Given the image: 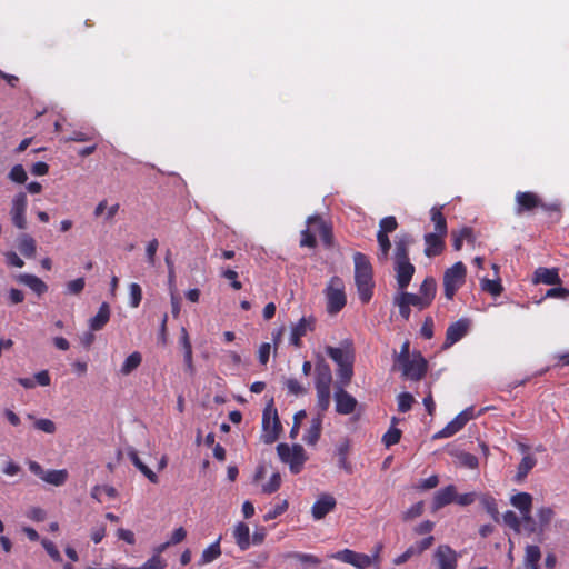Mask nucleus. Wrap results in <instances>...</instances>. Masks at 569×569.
Returning <instances> with one entry per match:
<instances>
[{
    "instance_id": "obj_35",
    "label": "nucleus",
    "mask_w": 569,
    "mask_h": 569,
    "mask_svg": "<svg viewBox=\"0 0 569 569\" xmlns=\"http://www.w3.org/2000/svg\"><path fill=\"white\" fill-rule=\"evenodd\" d=\"M437 292V282L435 278L427 277L419 288V295L427 301L430 306L436 297Z\"/></svg>"
},
{
    "instance_id": "obj_50",
    "label": "nucleus",
    "mask_w": 569,
    "mask_h": 569,
    "mask_svg": "<svg viewBox=\"0 0 569 569\" xmlns=\"http://www.w3.org/2000/svg\"><path fill=\"white\" fill-rule=\"evenodd\" d=\"M281 486V476L278 472L272 473L269 481L262 486V492L271 495L279 490Z\"/></svg>"
},
{
    "instance_id": "obj_15",
    "label": "nucleus",
    "mask_w": 569,
    "mask_h": 569,
    "mask_svg": "<svg viewBox=\"0 0 569 569\" xmlns=\"http://www.w3.org/2000/svg\"><path fill=\"white\" fill-rule=\"evenodd\" d=\"M337 506L336 498L330 493H322L311 507V515L315 520L323 519Z\"/></svg>"
},
{
    "instance_id": "obj_29",
    "label": "nucleus",
    "mask_w": 569,
    "mask_h": 569,
    "mask_svg": "<svg viewBox=\"0 0 569 569\" xmlns=\"http://www.w3.org/2000/svg\"><path fill=\"white\" fill-rule=\"evenodd\" d=\"M180 345L183 349V358L186 369L190 375L194 372V366L192 360V346L189 339V335L186 328L181 329Z\"/></svg>"
},
{
    "instance_id": "obj_9",
    "label": "nucleus",
    "mask_w": 569,
    "mask_h": 569,
    "mask_svg": "<svg viewBox=\"0 0 569 569\" xmlns=\"http://www.w3.org/2000/svg\"><path fill=\"white\" fill-rule=\"evenodd\" d=\"M415 266L410 262L409 257L407 258H395V271L397 283L400 290L407 289L413 274Z\"/></svg>"
},
{
    "instance_id": "obj_14",
    "label": "nucleus",
    "mask_w": 569,
    "mask_h": 569,
    "mask_svg": "<svg viewBox=\"0 0 569 569\" xmlns=\"http://www.w3.org/2000/svg\"><path fill=\"white\" fill-rule=\"evenodd\" d=\"M308 226L318 234L323 244L330 248L333 243L332 228L320 216H311L307 220Z\"/></svg>"
},
{
    "instance_id": "obj_13",
    "label": "nucleus",
    "mask_w": 569,
    "mask_h": 569,
    "mask_svg": "<svg viewBox=\"0 0 569 569\" xmlns=\"http://www.w3.org/2000/svg\"><path fill=\"white\" fill-rule=\"evenodd\" d=\"M470 320L468 318H460L452 322L446 331V340L443 348H450L458 341H460L469 331Z\"/></svg>"
},
{
    "instance_id": "obj_41",
    "label": "nucleus",
    "mask_w": 569,
    "mask_h": 569,
    "mask_svg": "<svg viewBox=\"0 0 569 569\" xmlns=\"http://www.w3.org/2000/svg\"><path fill=\"white\" fill-rule=\"evenodd\" d=\"M480 502L495 521H499V510L496 499L490 495L480 496Z\"/></svg>"
},
{
    "instance_id": "obj_5",
    "label": "nucleus",
    "mask_w": 569,
    "mask_h": 569,
    "mask_svg": "<svg viewBox=\"0 0 569 569\" xmlns=\"http://www.w3.org/2000/svg\"><path fill=\"white\" fill-rule=\"evenodd\" d=\"M262 429H263V441L266 443H273L282 431V426L277 412L273 408L272 402L269 403L262 413Z\"/></svg>"
},
{
    "instance_id": "obj_43",
    "label": "nucleus",
    "mask_w": 569,
    "mask_h": 569,
    "mask_svg": "<svg viewBox=\"0 0 569 569\" xmlns=\"http://www.w3.org/2000/svg\"><path fill=\"white\" fill-rule=\"evenodd\" d=\"M555 517V511L550 507H541L537 511L539 530L542 531L546 527L550 525Z\"/></svg>"
},
{
    "instance_id": "obj_64",
    "label": "nucleus",
    "mask_w": 569,
    "mask_h": 569,
    "mask_svg": "<svg viewBox=\"0 0 569 569\" xmlns=\"http://www.w3.org/2000/svg\"><path fill=\"white\" fill-rule=\"evenodd\" d=\"M435 542V538L433 536H428L426 538H423L422 540L420 541H417L415 545H411V547L413 548L415 552L417 555H421L423 551L428 550Z\"/></svg>"
},
{
    "instance_id": "obj_22",
    "label": "nucleus",
    "mask_w": 569,
    "mask_h": 569,
    "mask_svg": "<svg viewBox=\"0 0 569 569\" xmlns=\"http://www.w3.org/2000/svg\"><path fill=\"white\" fill-rule=\"evenodd\" d=\"M533 282L545 284H560L561 279L559 277L558 269L539 267L533 273Z\"/></svg>"
},
{
    "instance_id": "obj_10",
    "label": "nucleus",
    "mask_w": 569,
    "mask_h": 569,
    "mask_svg": "<svg viewBox=\"0 0 569 569\" xmlns=\"http://www.w3.org/2000/svg\"><path fill=\"white\" fill-rule=\"evenodd\" d=\"M433 560L439 569H457L458 553L448 545H439L435 550Z\"/></svg>"
},
{
    "instance_id": "obj_34",
    "label": "nucleus",
    "mask_w": 569,
    "mask_h": 569,
    "mask_svg": "<svg viewBox=\"0 0 569 569\" xmlns=\"http://www.w3.org/2000/svg\"><path fill=\"white\" fill-rule=\"evenodd\" d=\"M326 353L338 365V367L353 362L352 353L341 348L329 346L326 348Z\"/></svg>"
},
{
    "instance_id": "obj_6",
    "label": "nucleus",
    "mask_w": 569,
    "mask_h": 569,
    "mask_svg": "<svg viewBox=\"0 0 569 569\" xmlns=\"http://www.w3.org/2000/svg\"><path fill=\"white\" fill-rule=\"evenodd\" d=\"M27 207L28 198L26 192L20 191L11 200L10 206V219L12 224L19 230H26L28 227L27 222Z\"/></svg>"
},
{
    "instance_id": "obj_7",
    "label": "nucleus",
    "mask_w": 569,
    "mask_h": 569,
    "mask_svg": "<svg viewBox=\"0 0 569 569\" xmlns=\"http://www.w3.org/2000/svg\"><path fill=\"white\" fill-rule=\"evenodd\" d=\"M29 470L38 476L40 479L46 481L47 483L53 486H62L68 479V471L66 469L60 470H43V468L37 461H29L28 463Z\"/></svg>"
},
{
    "instance_id": "obj_53",
    "label": "nucleus",
    "mask_w": 569,
    "mask_h": 569,
    "mask_svg": "<svg viewBox=\"0 0 569 569\" xmlns=\"http://www.w3.org/2000/svg\"><path fill=\"white\" fill-rule=\"evenodd\" d=\"M401 439V430L398 428H390L382 437L383 445L389 448L398 443Z\"/></svg>"
},
{
    "instance_id": "obj_40",
    "label": "nucleus",
    "mask_w": 569,
    "mask_h": 569,
    "mask_svg": "<svg viewBox=\"0 0 569 569\" xmlns=\"http://www.w3.org/2000/svg\"><path fill=\"white\" fill-rule=\"evenodd\" d=\"M410 307H415L418 310H423L429 307L427 301L419 293H411L401 290L399 293Z\"/></svg>"
},
{
    "instance_id": "obj_16",
    "label": "nucleus",
    "mask_w": 569,
    "mask_h": 569,
    "mask_svg": "<svg viewBox=\"0 0 569 569\" xmlns=\"http://www.w3.org/2000/svg\"><path fill=\"white\" fill-rule=\"evenodd\" d=\"M333 397L336 402V411L339 415H350L356 410L358 406L357 399L343 388H338L335 391Z\"/></svg>"
},
{
    "instance_id": "obj_59",
    "label": "nucleus",
    "mask_w": 569,
    "mask_h": 569,
    "mask_svg": "<svg viewBox=\"0 0 569 569\" xmlns=\"http://www.w3.org/2000/svg\"><path fill=\"white\" fill-rule=\"evenodd\" d=\"M393 303L398 306L401 318H403L405 320H409L411 315V307L399 293L393 298Z\"/></svg>"
},
{
    "instance_id": "obj_56",
    "label": "nucleus",
    "mask_w": 569,
    "mask_h": 569,
    "mask_svg": "<svg viewBox=\"0 0 569 569\" xmlns=\"http://www.w3.org/2000/svg\"><path fill=\"white\" fill-rule=\"evenodd\" d=\"M415 402L413 396L409 392H401L398 396V410L400 412H407L411 409Z\"/></svg>"
},
{
    "instance_id": "obj_52",
    "label": "nucleus",
    "mask_w": 569,
    "mask_h": 569,
    "mask_svg": "<svg viewBox=\"0 0 569 569\" xmlns=\"http://www.w3.org/2000/svg\"><path fill=\"white\" fill-rule=\"evenodd\" d=\"M288 507H289L288 500H286V499L282 500L281 502H279L277 506H274L272 509H270L263 516V520L264 521H270V520L276 519L277 517H279L282 513H284L287 511Z\"/></svg>"
},
{
    "instance_id": "obj_4",
    "label": "nucleus",
    "mask_w": 569,
    "mask_h": 569,
    "mask_svg": "<svg viewBox=\"0 0 569 569\" xmlns=\"http://www.w3.org/2000/svg\"><path fill=\"white\" fill-rule=\"evenodd\" d=\"M467 268L463 262L458 261L447 269L443 274V291L448 300H451L459 288L465 283Z\"/></svg>"
},
{
    "instance_id": "obj_3",
    "label": "nucleus",
    "mask_w": 569,
    "mask_h": 569,
    "mask_svg": "<svg viewBox=\"0 0 569 569\" xmlns=\"http://www.w3.org/2000/svg\"><path fill=\"white\" fill-rule=\"evenodd\" d=\"M327 311L330 315L338 313L347 303L345 284L341 278L335 276L326 288Z\"/></svg>"
},
{
    "instance_id": "obj_63",
    "label": "nucleus",
    "mask_w": 569,
    "mask_h": 569,
    "mask_svg": "<svg viewBox=\"0 0 569 569\" xmlns=\"http://www.w3.org/2000/svg\"><path fill=\"white\" fill-rule=\"evenodd\" d=\"M164 568H166V561L159 555H153L150 559H148L141 566V569H164Z\"/></svg>"
},
{
    "instance_id": "obj_30",
    "label": "nucleus",
    "mask_w": 569,
    "mask_h": 569,
    "mask_svg": "<svg viewBox=\"0 0 569 569\" xmlns=\"http://www.w3.org/2000/svg\"><path fill=\"white\" fill-rule=\"evenodd\" d=\"M350 451V443L348 440H345L337 447V458H338V467L346 471V473L351 475L353 472L352 463L349 461L348 456Z\"/></svg>"
},
{
    "instance_id": "obj_57",
    "label": "nucleus",
    "mask_w": 569,
    "mask_h": 569,
    "mask_svg": "<svg viewBox=\"0 0 569 569\" xmlns=\"http://www.w3.org/2000/svg\"><path fill=\"white\" fill-rule=\"evenodd\" d=\"M502 518H503V522L508 527H510L511 529H513L517 532L520 531V526H521L520 518L512 510L506 511L503 513Z\"/></svg>"
},
{
    "instance_id": "obj_62",
    "label": "nucleus",
    "mask_w": 569,
    "mask_h": 569,
    "mask_svg": "<svg viewBox=\"0 0 569 569\" xmlns=\"http://www.w3.org/2000/svg\"><path fill=\"white\" fill-rule=\"evenodd\" d=\"M520 521L523 523L525 530H527L529 533H535L539 530V525L532 518L531 512L521 513Z\"/></svg>"
},
{
    "instance_id": "obj_17",
    "label": "nucleus",
    "mask_w": 569,
    "mask_h": 569,
    "mask_svg": "<svg viewBox=\"0 0 569 569\" xmlns=\"http://www.w3.org/2000/svg\"><path fill=\"white\" fill-rule=\"evenodd\" d=\"M315 329V318L313 317H302L298 323H296L291 329L290 335V343L296 348H300L302 342L301 338L307 335L308 331H312Z\"/></svg>"
},
{
    "instance_id": "obj_24",
    "label": "nucleus",
    "mask_w": 569,
    "mask_h": 569,
    "mask_svg": "<svg viewBox=\"0 0 569 569\" xmlns=\"http://www.w3.org/2000/svg\"><path fill=\"white\" fill-rule=\"evenodd\" d=\"M17 281L29 287L38 296L43 295L48 290L47 283L34 274L21 273L17 277Z\"/></svg>"
},
{
    "instance_id": "obj_21",
    "label": "nucleus",
    "mask_w": 569,
    "mask_h": 569,
    "mask_svg": "<svg viewBox=\"0 0 569 569\" xmlns=\"http://www.w3.org/2000/svg\"><path fill=\"white\" fill-rule=\"evenodd\" d=\"M17 248L19 252L28 259H32L36 257L37 242L34 238L29 233L22 232L18 236Z\"/></svg>"
},
{
    "instance_id": "obj_44",
    "label": "nucleus",
    "mask_w": 569,
    "mask_h": 569,
    "mask_svg": "<svg viewBox=\"0 0 569 569\" xmlns=\"http://www.w3.org/2000/svg\"><path fill=\"white\" fill-rule=\"evenodd\" d=\"M541 559V551L540 548L536 545H529L526 547V553H525V566H535L539 565V561Z\"/></svg>"
},
{
    "instance_id": "obj_26",
    "label": "nucleus",
    "mask_w": 569,
    "mask_h": 569,
    "mask_svg": "<svg viewBox=\"0 0 569 569\" xmlns=\"http://www.w3.org/2000/svg\"><path fill=\"white\" fill-rule=\"evenodd\" d=\"M110 319V306L108 302H102L97 315L89 321V327L92 331L101 330Z\"/></svg>"
},
{
    "instance_id": "obj_28",
    "label": "nucleus",
    "mask_w": 569,
    "mask_h": 569,
    "mask_svg": "<svg viewBox=\"0 0 569 569\" xmlns=\"http://www.w3.org/2000/svg\"><path fill=\"white\" fill-rule=\"evenodd\" d=\"M128 457L131 460V462L133 463V466L141 473H143V476L147 477L150 482H152V483H158L159 482L158 476L147 465H144L142 462V460L140 459V457H139V455H138L136 449H132V448L129 449Z\"/></svg>"
},
{
    "instance_id": "obj_49",
    "label": "nucleus",
    "mask_w": 569,
    "mask_h": 569,
    "mask_svg": "<svg viewBox=\"0 0 569 569\" xmlns=\"http://www.w3.org/2000/svg\"><path fill=\"white\" fill-rule=\"evenodd\" d=\"M8 178L12 181V182H16V183H19V184H22L27 181L28 179V174L23 168L22 164H14L9 174H8Z\"/></svg>"
},
{
    "instance_id": "obj_27",
    "label": "nucleus",
    "mask_w": 569,
    "mask_h": 569,
    "mask_svg": "<svg viewBox=\"0 0 569 569\" xmlns=\"http://www.w3.org/2000/svg\"><path fill=\"white\" fill-rule=\"evenodd\" d=\"M284 557L287 559H295L305 568H316L322 563V560L312 553L291 551L286 553Z\"/></svg>"
},
{
    "instance_id": "obj_20",
    "label": "nucleus",
    "mask_w": 569,
    "mask_h": 569,
    "mask_svg": "<svg viewBox=\"0 0 569 569\" xmlns=\"http://www.w3.org/2000/svg\"><path fill=\"white\" fill-rule=\"evenodd\" d=\"M445 237L432 232L425 234V254L429 258L439 256L445 249Z\"/></svg>"
},
{
    "instance_id": "obj_18",
    "label": "nucleus",
    "mask_w": 569,
    "mask_h": 569,
    "mask_svg": "<svg viewBox=\"0 0 569 569\" xmlns=\"http://www.w3.org/2000/svg\"><path fill=\"white\" fill-rule=\"evenodd\" d=\"M332 382L331 369L325 360H320L316 363L315 368V387L316 390L330 389Z\"/></svg>"
},
{
    "instance_id": "obj_25",
    "label": "nucleus",
    "mask_w": 569,
    "mask_h": 569,
    "mask_svg": "<svg viewBox=\"0 0 569 569\" xmlns=\"http://www.w3.org/2000/svg\"><path fill=\"white\" fill-rule=\"evenodd\" d=\"M322 415L318 413L316 417L311 419L310 427L308 428L306 435L303 436V440L307 445L313 446L318 442L321 430H322Z\"/></svg>"
},
{
    "instance_id": "obj_33",
    "label": "nucleus",
    "mask_w": 569,
    "mask_h": 569,
    "mask_svg": "<svg viewBox=\"0 0 569 569\" xmlns=\"http://www.w3.org/2000/svg\"><path fill=\"white\" fill-rule=\"evenodd\" d=\"M441 210H442V207H432L430 210V218L435 224L433 233L447 236V232H448L447 220H446L443 213L441 212Z\"/></svg>"
},
{
    "instance_id": "obj_39",
    "label": "nucleus",
    "mask_w": 569,
    "mask_h": 569,
    "mask_svg": "<svg viewBox=\"0 0 569 569\" xmlns=\"http://www.w3.org/2000/svg\"><path fill=\"white\" fill-rule=\"evenodd\" d=\"M220 555H221L220 539H218L216 542L211 543L209 547H207L203 550L199 563L206 565V563L212 562Z\"/></svg>"
},
{
    "instance_id": "obj_31",
    "label": "nucleus",
    "mask_w": 569,
    "mask_h": 569,
    "mask_svg": "<svg viewBox=\"0 0 569 569\" xmlns=\"http://www.w3.org/2000/svg\"><path fill=\"white\" fill-rule=\"evenodd\" d=\"M510 503L521 513H530L532 509V496L528 492H518L510 498Z\"/></svg>"
},
{
    "instance_id": "obj_55",
    "label": "nucleus",
    "mask_w": 569,
    "mask_h": 569,
    "mask_svg": "<svg viewBox=\"0 0 569 569\" xmlns=\"http://www.w3.org/2000/svg\"><path fill=\"white\" fill-rule=\"evenodd\" d=\"M457 457L459 463L466 468L475 469L479 465L478 458L470 452H460Z\"/></svg>"
},
{
    "instance_id": "obj_48",
    "label": "nucleus",
    "mask_w": 569,
    "mask_h": 569,
    "mask_svg": "<svg viewBox=\"0 0 569 569\" xmlns=\"http://www.w3.org/2000/svg\"><path fill=\"white\" fill-rule=\"evenodd\" d=\"M317 391V407L319 409L318 413H321L323 416V412H326L330 406V389H320Z\"/></svg>"
},
{
    "instance_id": "obj_54",
    "label": "nucleus",
    "mask_w": 569,
    "mask_h": 569,
    "mask_svg": "<svg viewBox=\"0 0 569 569\" xmlns=\"http://www.w3.org/2000/svg\"><path fill=\"white\" fill-rule=\"evenodd\" d=\"M398 228L397 219L393 216L385 217L379 222L378 232L391 233Z\"/></svg>"
},
{
    "instance_id": "obj_11",
    "label": "nucleus",
    "mask_w": 569,
    "mask_h": 569,
    "mask_svg": "<svg viewBox=\"0 0 569 569\" xmlns=\"http://www.w3.org/2000/svg\"><path fill=\"white\" fill-rule=\"evenodd\" d=\"M332 558L341 562L351 565L357 569H368L369 567H371L369 555L357 552L351 549L340 550L332 555Z\"/></svg>"
},
{
    "instance_id": "obj_61",
    "label": "nucleus",
    "mask_w": 569,
    "mask_h": 569,
    "mask_svg": "<svg viewBox=\"0 0 569 569\" xmlns=\"http://www.w3.org/2000/svg\"><path fill=\"white\" fill-rule=\"evenodd\" d=\"M409 348H410V342L407 340L402 343L401 346V349H400V352L399 353H395V362L396 365H398L399 367L401 365H403L405 362H407L408 360H410V351H409Z\"/></svg>"
},
{
    "instance_id": "obj_46",
    "label": "nucleus",
    "mask_w": 569,
    "mask_h": 569,
    "mask_svg": "<svg viewBox=\"0 0 569 569\" xmlns=\"http://www.w3.org/2000/svg\"><path fill=\"white\" fill-rule=\"evenodd\" d=\"M377 241L380 252L378 253L379 260H387L391 248V242L387 233L377 232Z\"/></svg>"
},
{
    "instance_id": "obj_2",
    "label": "nucleus",
    "mask_w": 569,
    "mask_h": 569,
    "mask_svg": "<svg viewBox=\"0 0 569 569\" xmlns=\"http://www.w3.org/2000/svg\"><path fill=\"white\" fill-rule=\"evenodd\" d=\"M277 452L280 460L289 465V469L293 475L299 473L307 460L305 449L301 445H293L290 447L288 443H279Z\"/></svg>"
},
{
    "instance_id": "obj_23",
    "label": "nucleus",
    "mask_w": 569,
    "mask_h": 569,
    "mask_svg": "<svg viewBox=\"0 0 569 569\" xmlns=\"http://www.w3.org/2000/svg\"><path fill=\"white\" fill-rule=\"evenodd\" d=\"M465 413H459L456 416L453 420L448 422L445 428H442L440 431H438L433 438L436 439H442V438H449L459 432L467 423L468 421L465 418Z\"/></svg>"
},
{
    "instance_id": "obj_38",
    "label": "nucleus",
    "mask_w": 569,
    "mask_h": 569,
    "mask_svg": "<svg viewBox=\"0 0 569 569\" xmlns=\"http://www.w3.org/2000/svg\"><path fill=\"white\" fill-rule=\"evenodd\" d=\"M142 361V356L139 351H134L131 355H129L126 360L123 361L120 372L123 376L130 375L132 371H134Z\"/></svg>"
},
{
    "instance_id": "obj_36",
    "label": "nucleus",
    "mask_w": 569,
    "mask_h": 569,
    "mask_svg": "<svg viewBox=\"0 0 569 569\" xmlns=\"http://www.w3.org/2000/svg\"><path fill=\"white\" fill-rule=\"evenodd\" d=\"M413 242L412 237L409 233H402L396 241L395 258H407L409 257V246Z\"/></svg>"
},
{
    "instance_id": "obj_32",
    "label": "nucleus",
    "mask_w": 569,
    "mask_h": 569,
    "mask_svg": "<svg viewBox=\"0 0 569 569\" xmlns=\"http://www.w3.org/2000/svg\"><path fill=\"white\" fill-rule=\"evenodd\" d=\"M233 538L241 550H247L250 546V529L244 522H239L233 530Z\"/></svg>"
},
{
    "instance_id": "obj_8",
    "label": "nucleus",
    "mask_w": 569,
    "mask_h": 569,
    "mask_svg": "<svg viewBox=\"0 0 569 569\" xmlns=\"http://www.w3.org/2000/svg\"><path fill=\"white\" fill-rule=\"evenodd\" d=\"M400 368L403 376L410 380L419 381L426 375L428 363L426 359L420 353H418L417 356H413L412 359L401 365Z\"/></svg>"
},
{
    "instance_id": "obj_42",
    "label": "nucleus",
    "mask_w": 569,
    "mask_h": 569,
    "mask_svg": "<svg viewBox=\"0 0 569 569\" xmlns=\"http://www.w3.org/2000/svg\"><path fill=\"white\" fill-rule=\"evenodd\" d=\"M101 492H104V495L110 499H114L118 496V491L114 487L107 486V485L106 486L96 485L91 489V497L94 500H97L98 502H102Z\"/></svg>"
},
{
    "instance_id": "obj_51",
    "label": "nucleus",
    "mask_w": 569,
    "mask_h": 569,
    "mask_svg": "<svg viewBox=\"0 0 569 569\" xmlns=\"http://www.w3.org/2000/svg\"><path fill=\"white\" fill-rule=\"evenodd\" d=\"M130 306L138 308L142 300V289L140 284L132 282L129 286Z\"/></svg>"
},
{
    "instance_id": "obj_45",
    "label": "nucleus",
    "mask_w": 569,
    "mask_h": 569,
    "mask_svg": "<svg viewBox=\"0 0 569 569\" xmlns=\"http://www.w3.org/2000/svg\"><path fill=\"white\" fill-rule=\"evenodd\" d=\"M94 137V130H74L70 133V136L64 138V141L87 142L93 140Z\"/></svg>"
},
{
    "instance_id": "obj_58",
    "label": "nucleus",
    "mask_w": 569,
    "mask_h": 569,
    "mask_svg": "<svg viewBox=\"0 0 569 569\" xmlns=\"http://www.w3.org/2000/svg\"><path fill=\"white\" fill-rule=\"evenodd\" d=\"M286 388L289 393L295 396L306 395L307 388H305L297 379L289 378L286 381Z\"/></svg>"
},
{
    "instance_id": "obj_60",
    "label": "nucleus",
    "mask_w": 569,
    "mask_h": 569,
    "mask_svg": "<svg viewBox=\"0 0 569 569\" xmlns=\"http://www.w3.org/2000/svg\"><path fill=\"white\" fill-rule=\"evenodd\" d=\"M423 513V502L419 501L412 505L407 511L403 512L402 519L405 521L412 520Z\"/></svg>"
},
{
    "instance_id": "obj_47",
    "label": "nucleus",
    "mask_w": 569,
    "mask_h": 569,
    "mask_svg": "<svg viewBox=\"0 0 569 569\" xmlns=\"http://www.w3.org/2000/svg\"><path fill=\"white\" fill-rule=\"evenodd\" d=\"M481 289L486 292H489L493 297L499 296L503 290L500 280H490L487 278L482 279Z\"/></svg>"
},
{
    "instance_id": "obj_19",
    "label": "nucleus",
    "mask_w": 569,
    "mask_h": 569,
    "mask_svg": "<svg viewBox=\"0 0 569 569\" xmlns=\"http://www.w3.org/2000/svg\"><path fill=\"white\" fill-rule=\"evenodd\" d=\"M456 486L448 485L439 489L432 499V509L435 511L442 509L443 507L455 502L456 499Z\"/></svg>"
},
{
    "instance_id": "obj_12",
    "label": "nucleus",
    "mask_w": 569,
    "mask_h": 569,
    "mask_svg": "<svg viewBox=\"0 0 569 569\" xmlns=\"http://www.w3.org/2000/svg\"><path fill=\"white\" fill-rule=\"evenodd\" d=\"M515 212L517 216L530 212L541 204L539 196L531 191H518L515 196Z\"/></svg>"
},
{
    "instance_id": "obj_37",
    "label": "nucleus",
    "mask_w": 569,
    "mask_h": 569,
    "mask_svg": "<svg viewBox=\"0 0 569 569\" xmlns=\"http://www.w3.org/2000/svg\"><path fill=\"white\" fill-rule=\"evenodd\" d=\"M536 463H537V459L535 457H532L530 455H526L521 459V461L517 468L516 480L517 481L523 480L528 476V473L533 469Z\"/></svg>"
},
{
    "instance_id": "obj_1",
    "label": "nucleus",
    "mask_w": 569,
    "mask_h": 569,
    "mask_svg": "<svg viewBox=\"0 0 569 569\" xmlns=\"http://www.w3.org/2000/svg\"><path fill=\"white\" fill-rule=\"evenodd\" d=\"M355 281L357 284L359 299L362 303H368L373 295V272L368 257L361 252L353 254Z\"/></svg>"
}]
</instances>
